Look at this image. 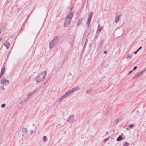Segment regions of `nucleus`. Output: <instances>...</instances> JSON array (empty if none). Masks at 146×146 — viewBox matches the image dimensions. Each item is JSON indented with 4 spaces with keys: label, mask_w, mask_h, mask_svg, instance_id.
Masks as SVG:
<instances>
[{
    "label": "nucleus",
    "mask_w": 146,
    "mask_h": 146,
    "mask_svg": "<svg viewBox=\"0 0 146 146\" xmlns=\"http://www.w3.org/2000/svg\"><path fill=\"white\" fill-rule=\"evenodd\" d=\"M73 13L72 12H70L67 15L64 21V26L65 27H66L68 26L73 17Z\"/></svg>",
    "instance_id": "obj_1"
},
{
    "label": "nucleus",
    "mask_w": 146,
    "mask_h": 146,
    "mask_svg": "<svg viewBox=\"0 0 146 146\" xmlns=\"http://www.w3.org/2000/svg\"><path fill=\"white\" fill-rule=\"evenodd\" d=\"M47 74L46 71H44L42 72L36 77V80L38 82H42L44 81L46 76Z\"/></svg>",
    "instance_id": "obj_2"
},
{
    "label": "nucleus",
    "mask_w": 146,
    "mask_h": 146,
    "mask_svg": "<svg viewBox=\"0 0 146 146\" xmlns=\"http://www.w3.org/2000/svg\"><path fill=\"white\" fill-rule=\"evenodd\" d=\"M93 12H90L88 15V20L87 21V24H88V27L89 26V25L90 22L91 20L92 16L93 14Z\"/></svg>",
    "instance_id": "obj_3"
},
{
    "label": "nucleus",
    "mask_w": 146,
    "mask_h": 146,
    "mask_svg": "<svg viewBox=\"0 0 146 146\" xmlns=\"http://www.w3.org/2000/svg\"><path fill=\"white\" fill-rule=\"evenodd\" d=\"M74 116L73 115H71L69 117L66 121L72 123L74 121Z\"/></svg>",
    "instance_id": "obj_4"
},
{
    "label": "nucleus",
    "mask_w": 146,
    "mask_h": 146,
    "mask_svg": "<svg viewBox=\"0 0 146 146\" xmlns=\"http://www.w3.org/2000/svg\"><path fill=\"white\" fill-rule=\"evenodd\" d=\"M143 72H144L143 71H141L140 72L137 73L133 76V78H135L141 76L143 74Z\"/></svg>",
    "instance_id": "obj_5"
},
{
    "label": "nucleus",
    "mask_w": 146,
    "mask_h": 146,
    "mask_svg": "<svg viewBox=\"0 0 146 146\" xmlns=\"http://www.w3.org/2000/svg\"><path fill=\"white\" fill-rule=\"evenodd\" d=\"M56 43H55V42L52 40L49 43V48H53L54 46L55 45Z\"/></svg>",
    "instance_id": "obj_6"
},
{
    "label": "nucleus",
    "mask_w": 146,
    "mask_h": 146,
    "mask_svg": "<svg viewBox=\"0 0 146 146\" xmlns=\"http://www.w3.org/2000/svg\"><path fill=\"white\" fill-rule=\"evenodd\" d=\"M72 92L71 90H70L66 92L64 94L66 97L72 93Z\"/></svg>",
    "instance_id": "obj_7"
},
{
    "label": "nucleus",
    "mask_w": 146,
    "mask_h": 146,
    "mask_svg": "<svg viewBox=\"0 0 146 146\" xmlns=\"http://www.w3.org/2000/svg\"><path fill=\"white\" fill-rule=\"evenodd\" d=\"M120 15H117L116 16L115 22L116 23H118L120 20Z\"/></svg>",
    "instance_id": "obj_8"
},
{
    "label": "nucleus",
    "mask_w": 146,
    "mask_h": 146,
    "mask_svg": "<svg viewBox=\"0 0 146 146\" xmlns=\"http://www.w3.org/2000/svg\"><path fill=\"white\" fill-rule=\"evenodd\" d=\"M6 47V49H8L9 46V43L7 42V40H6L3 44Z\"/></svg>",
    "instance_id": "obj_9"
},
{
    "label": "nucleus",
    "mask_w": 146,
    "mask_h": 146,
    "mask_svg": "<svg viewBox=\"0 0 146 146\" xmlns=\"http://www.w3.org/2000/svg\"><path fill=\"white\" fill-rule=\"evenodd\" d=\"M80 89V88L79 86H76L75 88H72L71 90L72 92V93H73L75 91L78 90Z\"/></svg>",
    "instance_id": "obj_10"
},
{
    "label": "nucleus",
    "mask_w": 146,
    "mask_h": 146,
    "mask_svg": "<svg viewBox=\"0 0 146 146\" xmlns=\"http://www.w3.org/2000/svg\"><path fill=\"white\" fill-rule=\"evenodd\" d=\"M66 97V96L64 94L59 99L58 101L59 102H61Z\"/></svg>",
    "instance_id": "obj_11"
},
{
    "label": "nucleus",
    "mask_w": 146,
    "mask_h": 146,
    "mask_svg": "<svg viewBox=\"0 0 146 146\" xmlns=\"http://www.w3.org/2000/svg\"><path fill=\"white\" fill-rule=\"evenodd\" d=\"M98 29H97V32H99L100 31H101V30L103 28V26L100 27V25L99 24L98 26Z\"/></svg>",
    "instance_id": "obj_12"
},
{
    "label": "nucleus",
    "mask_w": 146,
    "mask_h": 146,
    "mask_svg": "<svg viewBox=\"0 0 146 146\" xmlns=\"http://www.w3.org/2000/svg\"><path fill=\"white\" fill-rule=\"evenodd\" d=\"M6 80V78L5 77H1L0 80V83L1 84H2L5 83Z\"/></svg>",
    "instance_id": "obj_13"
},
{
    "label": "nucleus",
    "mask_w": 146,
    "mask_h": 146,
    "mask_svg": "<svg viewBox=\"0 0 146 146\" xmlns=\"http://www.w3.org/2000/svg\"><path fill=\"white\" fill-rule=\"evenodd\" d=\"M132 56H133L132 54H127L126 56V58H127V59H128L129 58H132Z\"/></svg>",
    "instance_id": "obj_14"
},
{
    "label": "nucleus",
    "mask_w": 146,
    "mask_h": 146,
    "mask_svg": "<svg viewBox=\"0 0 146 146\" xmlns=\"http://www.w3.org/2000/svg\"><path fill=\"white\" fill-rule=\"evenodd\" d=\"M92 92V89L91 88L88 90L86 91V92L88 94L91 93Z\"/></svg>",
    "instance_id": "obj_15"
},
{
    "label": "nucleus",
    "mask_w": 146,
    "mask_h": 146,
    "mask_svg": "<svg viewBox=\"0 0 146 146\" xmlns=\"http://www.w3.org/2000/svg\"><path fill=\"white\" fill-rule=\"evenodd\" d=\"M123 139L122 137H121V135L119 136L117 138V140L118 141H119L122 140Z\"/></svg>",
    "instance_id": "obj_16"
},
{
    "label": "nucleus",
    "mask_w": 146,
    "mask_h": 146,
    "mask_svg": "<svg viewBox=\"0 0 146 146\" xmlns=\"http://www.w3.org/2000/svg\"><path fill=\"white\" fill-rule=\"evenodd\" d=\"M10 82L8 80H6L5 82V84H4L5 86L8 85L9 83Z\"/></svg>",
    "instance_id": "obj_17"
},
{
    "label": "nucleus",
    "mask_w": 146,
    "mask_h": 146,
    "mask_svg": "<svg viewBox=\"0 0 146 146\" xmlns=\"http://www.w3.org/2000/svg\"><path fill=\"white\" fill-rule=\"evenodd\" d=\"M58 36H56L54 37V38L53 39V40L54 41V42L56 41H58Z\"/></svg>",
    "instance_id": "obj_18"
},
{
    "label": "nucleus",
    "mask_w": 146,
    "mask_h": 146,
    "mask_svg": "<svg viewBox=\"0 0 146 146\" xmlns=\"http://www.w3.org/2000/svg\"><path fill=\"white\" fill-rule=\"evenodd\" d=\"M28 130L27 128L23 127L22 128V131L23 132L26 133L27 132Z\"/></svg>",
    "instance_id": "obj_19"
},
{
    "label": "nucleus",
    "mask_w": 146,
    "mask_h": 146,
    "mask_svg": "<svg viewBox=\"0 0 146 146\" xmlns=\"http://www.w3.org/2000/svg\"><path fill=\"white\" fill-rule=\"evenodd\" d=\"M37 89H36V90H34V91H33V92H32L30 94L29 96H28V98H29L30 96H32V95H33V94H34L36 92V90Z\"/></svg>",
    "instance_id": "obj_20"
},
{
    "label": "nucleus",
    "mask_w": 146,
    "mask_h": 146,
    "mask_svg": "<svg viewBox=\"0 0 146 146\" xmlns=\"http://www.w3.org/2000/svg\"><path fill=\"white\" fill-rule=\"evenodd\" d=\"M82 19H80L78 20L77 23V26H78L81 23Z\"/></svg>",
    "instance_id": "obj_21"
},
{
    "label": "nucleus",
    "mask_w": 146,
    "mask_h": 146,
    "mask_svg": "<svg viewBox=\"0 0 146 146\" xmlns=\"http://www.w3.org/2000/svg\"><path fill=\"white\" fill-rule=\"evenodd\" d=\"M129 145V144L127 142H125L122 145V146H128Z\"/></svg>",
    "instance_id": "obj_22"
},
{
    "label": "nucleus",
    "mask_w": 146,
    "mask_h": 146,
    "mask_svg": "<svg viewBox=\"0 0 146 146\" xmlns=\"http://www.w3.org/2000/svg\"><path fill=\"white\" fill-rule=\"evenodd\" d=\"M102 44L101 43H100L98 44V49H99L100 48H102Z\"/></svg>",
    "instance_id": "obj_23"
},
{
    "label": "nucleus",
    "mask_w": 146,
    "mask_h": 146,
    "mask_svg": "<svg viewBox=\"0 0 146 146\" xmlns=\"http://www.w3.org/2000/svg\"><path fill=\"white\" fill-rule=\"evenodd\" d=\"M43 141L44 142H45L47 140V138L46 136H44L43 138Z\"/></svg>",
    "instance_id": "obj_24"
},
{
    "label": "nucleus",
    "mask_w": 146,
    "mask_h": 146,
    "mask_svg": "<svg viewBox=\"0 0 146 146\" xmlns=\"http://www.w3.org/2000/svg\"><path fill=\"white\" fill-rule=\"evenodd\" d=\"M119 119H116L114 121V123L116 124L119 122Z\"/></svg>",
    "instance_id": "obj_25"
},
{
    "label": "nucleus",
    "mask_w": 146,
    "mask_h": 146,
    "mask_svg": "<svg viewBox=\"0 0 146 146\" xmlns=\"http://www.w3.org/2000/svg\"><path fill=\"white\" fill-rule=\"evenodd\" d=\"M110 137H108V138H107L106 139H105L104 140V142H106L107 141H108L109 139H110Z\"/></svg>",
    "instance_id": "obj_26"
},
{
    "label": "nucleus",
    "mask_w": 146,
    "mask_h": 146,
    "mask_svg": "<svg viewBox=\"0 0 146 146\" xmlns=\"http://www.w3.org/2000/svg\"><path fill=\"white\" fill-rule=\"evenodd\" d=\"M4 85L3 84V85L2 86V87H1V89L3 91H4V90H5V88L4 87Z\"/></svg>",
    "instance_id": "obj_27"
},
{
    "label": "nucleus",
    "mask_w": 146,
    "mask_h": 146,
    "mask_svg": "<svg viewBox=\"0 0 146 146\" xmlns=\"http://www.w3.org/2000/svg\"><path fill=\"white\" fill-rule=\"evenodd\" d=\"M134 125L133 124H131L129 125V127H133Z\"/></svg>",
    "instance_id": "obj_28"
},
{
    "label": "nucleus",
    "mask_w": 146,
    "mask_h": 146,
    "mask_svg": "<svg viewBox=\"0 0 146 146\" xmlns=\"http://www.w3.org/2000/svg\"><path fill=\"white\" fill-rule=\"evenodd\" d=\"M5 105V104H3L1 105V107L2 108L4 107Z\"/></svg>",
    "instance_id": "obj_29"
},
{
    "label": "nucleus",
    "mask_w": 146,
    "mask_h": 146,
    "mask_svg": "<svg viewBox=\"0 0 146 146\" xmlns=\"http://www.w3.org/2000/svg\"><path fill=\"white\" fill-rule=\"evenodd\" d=\"M133 70H132L131 71H130L128 73V75H129V74H130L133 71Z\"/></svg>",
    "instance_id": "obj_30"
},
{
    "label": "nucleus",
    "mask_w": 146,
    "mask_h": 146,
    "mask_svg": "<svg viewBox=\"0 0 146 146\" xmlns=\"http://www.w3.org/2000/svg\"><path fill=\"white\" fill-rule=\"evenodd\" d=\"M138 52V51L137 50L136 51H135V52H134V54H136Z\"/></svg>",
    "instance_id": "obj_31"
},
{
    "label": "nucleus",
    "mask_w": 146,
    "mask_h": 146,
    "mask_svg": "<svg viewBox=\"0 0 146 146\" xmlns=\"http://www.w3.org/2000/svg\"><path fill=\"white\" fill-rule=\"evenodd\" d=\"M137 68V67L136 66H135L134 68H133V70H135Z\"/></svg>",
    "instance_id": "obj_32"
},
{
    "label": "nucleus",
    "mask_w": 146,
    "mask_h": 146,
    "mask_svg": "<svg viewBox=\"0 0 146 146\" xmlns=\"http://www.w3.org/2000/svg\"><path fill=\"white\" fill-rule=\"evenodd\" d=\"M30 132L31 134H32L33 133V130H30Z\"/></svg>",
    "instance_id": "obj_33"
},
{
    "label": "nucleus",
    "mask_w": 146,
    "mask_h": 146,
    "mask_svg": "<svg viewBox=\"0 0 146 146\" xmlns=\"http://www.w3.org/2000/svg\"><path fill=\"white\" fill-rule=\"evenodd\" d=\"M142 47L141 46L139 48V49L137 50L138 51L140 50L141 48H142Z\"/></svg>",
    "instance_id": "obj_34"
},
{
    "label": "nucleus",
    "mask_w": 146,
    "mask_h": 146,
    "mask_svg": "<svg viewBox=\"0 0 146 146\" xmlns=\"http://www.w3.org/2000/svg\"><path fill=\"white\" fill-rule=\"evenodd\" d=\"M145 71H146V67H145V69H144V70L143 71L144 72Z\"/></svg>",
    "instance_id": "obj_35"
},
{
    "label": "nucleus",
    "mask_w": 146,
    "mask_h": 146,
    "mask_svg": "<svg viewBox=\"0 0 146 146\" xmlns=\"http://www.w3.org/2000/svg\"><path fill=\"white\" fill-rule=\"evenodd\" d=\"M108 132H106V135H108Z\"/></svg>",
    "instance_id": "obj_36"
},
{
    "label": "nucleus",
    "mask_w": 146,
    "mask_h": 146,
    "mask_svg": "<svg viewBox=\"0 0 146 146\" xmlns=\"http://www.w3.org/2000/svg\"><path fill=\"white\" fill-rule=\"evenodd\" d=\"M107 53V51H105L104 52V53Z\"/></svg>",
    "instance_id": "obj_37"
},
{
    "label": "nucleus",
    "mask_w": 146,
    "mask_h": 146,
    "mask_svg": "<svg viewBox=\"0 0 146 146\" xmlns=\"http://www.w3.org/2000/svg\"><path fill=\"white\" fill-rule=\"evenodd\" d=\"M87 41V40H86V42H85V45H86V43ZM85 46H84V47H85Z\"/></svg>",
    "instance_id": "obj_38"
},
{
    "label": "nucleus",
    "mask_w": 146,
    "mask_h": 146,
    "mask_svg": "<svg viewBox=\"0 0 146 146\" xmlns=\"http://www.w3.org/2000/svg\"><path fill=\"white\" fill-rule=\"evenodd\" d=\"M1 30L0 29V34L1 33Z\"/></svg>",
    "instance_id": "obj_39"
},
{
    "label": "nucleus",
    "mask_w": 146,
    "mask_h": 146,
    "mask_svg": "<svg viewBox=\"0 0 146 146\" xmlns=\"http://www.w3.org/2000/svg\"><path fill=\"white\" fill-rule=\"evenodd\" d=\"M1 40V38H0V41Z\"/></svg>",
    "instance_id": "obj_40"
}]
</instances>
